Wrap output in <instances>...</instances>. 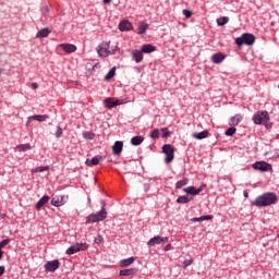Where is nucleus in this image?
<instances>
[{
    "mask_svg": "<svg viewBox=\"0 0 279 279\" xmlns=\"http://www.w3.org/2000/svg\"><path fill=\"white\" fill-rule=\"evenodd\" d=\"M86 250H88V243H75L65 251V254H68V256H72V254H77V252H86Z\"/></svg>",
    "mask_w": 279,
    "mask_h": 279,
    "instance_id": "0eeeda50",
    "label": "nucleus"
},
{
    "mask_svg": "<svg viewBox=\"0 0 279 279\" xmlns=\"http://www.w3.org/2000/svg\"><path fill=\"white\" fill-rule=\"evenodd\" d=\"M143 141H145V137L137 135V136H133L131 138V145H134V147H138V145H141L143 143Z\"/></svg>",
    "mask_w": 279,
    "mask_h": 279,
    "instance_id": "a878e982",
    "label": "nucleus"
},
{
    "mask_svg": "<svg viewBox=\"0 0 279 279\" xmlns=\"http://www.w3.org/2000/svg\"><path fill=\"white\" fill-rule=\"evenodd\" d=\"M183 15L185 16V19H191L193 16V12L189 9H184Z\"/></svg>",
    "mask_w": 279,
    "mask_h": 279,
    "instance_id": "79ce46f5",
    "label": "nucleus"
},
{
    "mask_svg": "<svg viewBox=\"0 0 279 279\" xmlns=\"http://www.w3.org/2000/svg\"><path fill=\"white\" fill-rule=\"evenodd\" d=\"M62 134H64L62 126H57L56 138H62Z\"/></svg>",
    "mask_w": 279,
    "mask_h": 279,
    "instance_id": "ea45409f",
    "label": "nucleus"
},
{
    "mask_svg": "<svg viewBox=\"0 0 279 279\" xmlns=\"http://www.w3.org/2000/svg\"><path fill=\"white\" fill-rule=\"evenodd\" d=\"M31 119H33V121H39V123H43V122L47 121V119H49V116H47V114H35V116H31Z\"/></svg>",
    "mask_w": 279,
    "mask_h": 279,
    "instance_id": "cd10ccee",
    "label": "nucleus"
},
{
    "mask_svg": "<svg viewBox=\"0 0 279 279\" xmlns=\"http://www.w3.org/2000/svg\"><path fill=\"white\" fill-rule=\"evenodd\" d=\"M276 138H278V140H279V134H277V135H276Z\"/></svg>",
    "mask_w": 279,
    "mask_h": 279,
    "instance_id": "6e6d98bb",
    "label": "nucleus"
},
{
    "mask_svg": "<svg viewBox=\"0 0 279 279\" xmlns=\"http://www.w3.org/2000/svg\"><path fill=\"white\" fill-rule=\"evenodd\" d=\"M10 243V239H4L0 242V251L3 250V247H5V245H8Z\"/></svg>",
    "mask_w": 279,
    "mask_h": 279,
    "instance_id": "37998d69",
    "label": "nucleus"
},
{
    "mask_svg": "<svg viewBox=\"0 0 279 279\" xmlns=\"http://www.w3.org/2000/svg\"><path fill=\"white\" fill-rule=\"evenodd\" d=\"M112 151L114 156H120L121 151H123V142L117 141L112 146Z\"/></svg>",
    "mask_w": 279,
    "mask_h": 279,
    "instance_id": "f3484780",
    "label": "nucleus"
},
{
    "mask_svg": "<svg viewBox=\"0 0 279 279\" xmlns=\"http://www.w3.org/2000/svg\"><path fill=\"white\" fill-rule=\"evenodd\" d=\"M59 47L64 50L65 53H75V51H77V46L73 44H60Z\"/></svg>",
    "mask_w": 279,
    "mask_h": 279,
    "instance_id": "ddd939ff",
    "label": "nucleus"
},
{
    "mask_svg": "<svg viewBox=\"0 0 279 279\" xmlns=\"http://www.w3.org/2000/svg\"><path fill=\"white\" fill-rule=\"evenodd\" d=\"M138 271V268H129V269H123L120 270L119 276H134V274H136Z\"/></svg>",
    "mask_w": 279,
    "mask_h": 279,
    "instance_id": "b1692460",
    "label": "nucleus"
},
{
    "mask_svg": "<svg viewBox=\"0 0 279 279\" xmlns=\"http://www.w3.org/2000/svg\"><path fill=\"white\" fill-rule=\"evenodd\" d=\"M134 260H135V258L133 256L121 259L120 267H130V265H132L134 263Z\"/></svg>",
    "mask_w": 279,
    "mask_h": 279,
    "instance_id": "bb28decb",
    "label": "nucleus"
},
{
    "mask_svg": "<svg viewBox=\"0 0 279 279\" xmlns=\"http://www.w3.org/2000/svg\"><path fill=\"white\" fill-rule=\"evenodd\" d=\"M256 43V36L251 33H243L240 37L235 38V45L241 48L243 45L247 47H252Z\"/></svg>",
    "mask_w": 279,
    "mask_h": 279,
    "instance_id": "20e7f679",
    "label": "nucleus"
},
{
    "mask_svg": "<svg viewBox=\"0 0 279 279\" xmlns=\"http://www.w3.org/2000/svg\"><path fill=\"white\" fill-rule=\"evenodd\" d=\"M161 132H162V138H169V136H171V132L169 131L168 128H162L161 129Z\"/></svg>",
    "mask_w": 279,
    "mask_h": 279,
    "instance_id": "58836bf2",
    "label": "nucleus"
},
{
    "mask_svg": "<svg viewBox=\"0 0 279 279\" xmlns=\"http://www.w3.org/2000/svg\"><path fill=\"white\" fill-rule=\"evenodd\" d=\"M119 29L120 32H132V29H134V25H132V22L128 21V20H122L119 23Z\"/></svg>",
    "mask_w": 279,
    "mask_h": 279,
    "instance_id": "f8f14e48",
    "label": "nucleus"
},
{
    "mask_svg": "<svg viewBox=\"0 0 279 279\" xmlns=\"http://www.w3.org/2000/svg\"><path fill=\"white\" fill-rule=\"evenodd\" d=\"M62 199H64V196H61V199L53 197L51 199V205L54 206L56 208H60V206H64V201Z\"/></svg>",
    "mask_w": 279,
    "mask_h": 279,
    "instance_id": "c85d7f7f",
    "label": "nucleus"
},
{
    "mask_svg": "<svg viewBox=\"0 0 279 279\" xmlns=\"http://www.w3.org/2000/svg\"><path fill=\"white\" fill-rule=\"evenodd\" d=\"M183 192L187 193V195H197L195 186H187V187L183 189Z\"/></svg>",
    "mask_w": 279,
    "mask_h": 279,
    "instance_id": "2f4dec72",
    "label": "nucleus"
},
{
    "mask_svg": "<svg viewBox=\"0 0 279 279\" xmlns=\"http://www.w3.org/2000/svg\"><path fill=\"white\" fill-rule=\"evenodd\" d=\"M209 134L210 133L208 132V130H204L202 132L194 133L193 138H196L197 141H204V138H208Z\"/></svg>",
    "mask_w": 279,
    "mask_h": 279,
    "instance_id": "4be33fe9",
    "label": "nucleus"
},
{
    "mask_svg": "<svg viewBox=\"0 0 279 279\" xmlns=\"http://www.w3.org/2000/svg\"><path fill=\"white\" fill-rule=\"evenodd\" d=\"M163 250L165 252H169L171 250V243L167 244Z\"/></svg>",
    "mask_w": 279,
    "mask_h": 279,
    "instance_id": "3c124183",
    "label": "nucleus"
},
{
    "mask_svg": "<svg viewBox=\"0 0 279 279\" xmlns=\"http://www.w3.org/2000/svg\"><path fill=\"white\" fill-rule=\"evenodd\" d=\"M191 265H193V259H185L182 263V267L186 268V267H191Z\"/></svg>",
    "mask_w": 279,
    "mask_h": 279,
    "instance_id": "c03bdc74",
    "label": "nucleus"
},
{
    "mask_svg": "<svg viewBox=\"0 0 279 279\" xmlns=\"http://www.w3.org/2000/svg\"><path fill=\"white\" fill-rule=\"evenodd\" d=\"M44 269L46 271H50L51 274H53V271H56L57 269H60V260L53 259V260L47 262L44 265Z\"/></svg>",
    "mask_w": 279,
    "mask_h": 279,
    "instance_id": "9d476101",
    "label": "nucleus"
},
{
    "mask_svg": "<svg viewBox=\"0 0 279 279\" xmlns=\"http://www.w3.org/2000/svg\"><path fill=\"white\" fill-rule=\"evenodd\" d=\"M162 151L166 156L165 157L166 165L173 162V158H175V149L173 148V146H171V144H165L162 146Z\"/></svg>",
    "mask_w": 279,
    "mask_h": 279,
    "instance_id": "423d86ee",
    "label": "nucleus"
},
{
    "mask_svg": "<svg viewBox=\"0 0 279 279\" xmlns=\"http://www.w3.org/2000/svg\"><path fill=\"white\" fill-rule=\"evenodd\" d=\"M101 209L95 214L89 215L86 220L85 223H99V221H104V219H106L108 217V213L106 211V202L101 201Z\"/></svg>",
    "mask_w": 279,
    "mask_h": 279,
    "instance_id": "7ed1b4c3",
    "label": "nucleus"
},
{
    "mask_svg": "<svg viewBox=\"0 0 279 279\" xmlns=\"http://www.w3.org/2000/svg\"><path fill=\"white\" fill-rule=\"evenodd\" d=\"M5 274V266H0V277Z\"/></svg>",
    "mask_w": 279,
    "mask_h": 279,
    "instance_id": "49530a36",
    "label": "nucleus"
},
{
    "mask_svg": "<svg viewBox=\"0 0 279 279\" xmlns=\"http://www.w3.org/2000/svg\"><path fill=\"white\" fill-rule=\"evenodd\" d=\"M102 2L105 3V5H108V3H112V0H102Z\"/></svg>",
    "mask_w": 279,
    "mask_h": 279,
    "instance_id": "603ef678",
    "label": "nucleus"
},
{
    "mask_svg": "<svg viewBox=\"0 0 279 279\" xmlns=\"http://www.w3.org/2000/svg\"><path fill=\"white\" fill-rule=\"evenodd\" d=\"M236 134V128L231 126L225 132V136H234Z\"/></svg>",
    "mask_w": 279,
    "mask_h": 279,
    "instance_id": "c9c22d12",
    "label": "nucleus"
},
{
    "mask_svg": "<svg viewBox=\"0 0 279 279\" xmlns=\"http://www.w3.org/2000/svg\"><path fill=\"white\" fill-rule=\"evenodd\" d=\"M105 108H108V110H112V108H117V106H121V101L117 98H106L104 100Z\"/></svg>",
    "mask_w": 279,
    "mask_h": 279,
    "instance_id": "9b49d317",
    "label": "nucleus"
},
{
    "mask_svg": "<svg viewBox=\"0 0 279 279\" xmlns=\"http://www.w3.org/2000/svg\"><path fill=\"white\" fill-rule=\"evenodd\" d=\"M241 121H243V114L238 113L230 118L229 125L235 128V125H239V123H241Z\"/></svg>",
    "mask_w": 279,
    "mask_h": 279,
    "instance_id": "dca6fc26",
    "label": "nucleus"
},
{
    "mask_svg": "<svg viewBox=\"0 0 279 279\" xmlns=\"http://www.w3.org/2000/svg\"><path fill=\"white\" fill-rule=\"evenodd\" d=\"M226 60V54L223 52H217L211 56V62L214 64H221Z\"/></svg>",
    "mask_w": 279,
    "mask_h": 279,
    "instance_id": "2eb2a0df",
    "label": "nucleus"
},
{
    "mask_svg": "<svg viewBox=\"0 0 279 279\" xmlns=\"http://www.w3.org/2000/svg\"><path fill=\"white\" fill-rule=\"evenodd\" d=\"M189 202H191V198H189L186 195L179 196L177 198V204H189Z\"/></svg>",
    "mask_w": 279,
    "mask_h": 279,
    "instance_id": "473e14b6",
    "label": "nucleus"
},
{
    "mask_svg": "<svg viewBox=\"0 0 279 279\" xmlns=\"http://www.w3.org/2000/svg\"><path fill=\"white\" fill-rule=\"evenodd\" d=\"M276 202H278V195L274 192H268L257 196L251 205L256 206L257 208H267V206H271L276 204Z\"/></svg>",
    "mask_w": 279,
    "mask_h": 279,
    "instance_id": "f257e3e1",
    "label": "nucleus"
},
{
    "mask_svg": "<svg viewBox=\"0 0 279 279\" xmlns=\"http://www.w3.org/2000/svg\"><path fill=\"white\" fill-rule=\"evenodd\" d=\"M150 138H154V140L160 138V130H158V129L153 130L150 132Z\"/></svg>",
    "mask_w": 279,
    "mask_h": 279,
    "instance_id": "4c0bfd02",
    "label": "nucleus"
},
{
    "mask_svg": "<svg viewBox=\"0 0 279 279\" xmlns=\"http://www.w3.org/2000/svg\"><path fill=\"white\" fill-rule=\"evenodd\" d=\"M49 195H44L35 205L36 210H40V208H43V206H45L46 204H49Z\"/></svg>",
    "mask_w": 279,
    "mask_h": 279,
    "instance_id": "6ab92c4d",
    "label": "nucleus"
},
{
    "mask_svg": "<svg viewBox=\"0 0 279 279\" xmlns=\"http://www.w3.org/2000/svg\"><path fill=\"white\" fill-rule=\"evenodd\" d=\"M253 123H255V125H265L266 130L274 128V123L269 122V112L267 110L254 113Z\"/></svg>",
    "mask_w": 279,
    "mask_h": 279,
    "instance_id": "f03ea898",
    "label": "nucleus"
},
{
    "mask_svg": "<svg viewBox=\"0 0 279 279\" xmlns=\"http://www.w3.org/2000/svg\"><path fill=\"white\" fill-rule=\"evenodd\" d=\"M3 258V251H0V260Z\"/></svg>",
    "mask_w": 279,
    "mask_h": 279,
    "instance_id": "864d4df0",
    "label": "nucleus"
},
{
    "mask_svg": "<svg viewBox=\"0 0 279 279\" xmlns=\"http://www.w3.org/2000/svg\"><path fill=\"white\" fill-rule=\"evenodd\" d=\"M16 148L19 151H28V149H32V144H21L17 145Z\"/></svg>",
    "mask_w": 279,
    "mask_h": 279,
    "instance_id": "72a5a7b5",
    "label": "nucleus"
},
{
    "mask_svg": "<svg viewBox=\"0 0 279 279\" xmlns=\"http://www.w3.org/2000/svg\"><path fill=\"white\" fill-rule=\"evenodd\" d=\"M243 195L244 197H248L250 194H247V192L244 191Z\"/></svg>",
    "mask_w": 279,
    "mask_h": 279,
    "instance_id": "5fc2aeb1",
    "label": "nucleus"
},
{
    "mask_svg": "<svg viewBox=\"0 0 279 279\" xmlns=\"http://www.w3.org/2000/svg\"><path fill=\"white\" fill-rule=\"evenodd\" d=\"M32 121H34V118L28 117L27 121H26V126L28 128V125L32 123Z\"/></svg>",
    "mask_w": 279,
    "mask_h": 279,
    "instance_id": "de8ad7c7",
    "label": "nucleus"
},
{
    "mask_svg": "<svg viewBox=\"0 0 279 279\" xmlns=\"http://www.w3.org/2000/svg\"><path fill=\"white\" fill-rule=\"evenodd\" d=\"M31 87L33 88V90H37L38 83H32Z\"/></svg>",
    "mask_w": 279,
    "mask_h": 279,
    "instance_id": "09e8293b",
    "label": "nucleus"
},
{
    "mask_svg": "<svg viewBox=\"0 0 279 279\" xmlns=\"http://www.w3.org/2000/svg\"><path fill=\"white\" fill-rule=\"evenodd\" d=\"M204 191L203 186H199L198 189L196 187V195H199Z\"/></svg>",
    "mask_w": 279,
    "mask_h": 279,
    "instance_id": "8fccbe9b",
    "label": "nucleus"
},
{
    "mask_svg": "<svg viewBox=\"0 0 279 279\" xmlns=\"http://www.w3.org/2000/svg\"><path fill=\"white\" fill-rule=\"evenodd\" d=\"M162 243H169V236L155 235L148 240L147 245L148 247H156V245H162Z\"/></svg>",
    "mask_w": 279,
    "mask_h": 279,
    "instance_id": "1a4fd4ad",
    "label": "nucleus"
},
{
    "mask_svg": "<svg viewBox=\"0 0 279 279\" xmlns=\"http://www.w3.org/2000/svg\"><path fill=\"white\" fill-rule=\"evenodd\" d=\"M213 215H205L201 217H194L191 219L192 223H202V221H210L213 220Z\"/></svg>",
    "mask_w": 279,
    "mask_h": 279,
    "instance_id": "a211bd4d",
    "label": "nucleus"
},
{
    "mask_svg": "<svg viewBox=\"0 0 279 279\" xmlns=\"http://www.w3.org/2000/svg\"><path fill=\"white\" fill-rule=\"evenodd\" d=\"M148 28H149V24H147V22H142L137 27V34L140 36H143V34H145Z\"/></svg>",
    "mask_w": 279,
    "mask_h": 279,
    "instance_id": "393cba45",
    "label": "nucleus"
},
{
    "mask_svg": "<svg viewBox=\"0 0 279 279\" xmlns=\"http://www.w3.org/2000/svg\"><path fill=\"white\" fill-rule=\"evenodd\" d=\"M44 171H49V166H40L34 169L35 173H44Z\"/></svg>",
    "mask_w": 279,
    "mask_h": 279,
    "instance_id": "e433bc0d",
    "label": "nucleus"
},
{
    "mask_svg": "<svg viewBox=\"0 0 279 279\" xmlns=\"http://www.w3.org/2000/svg\"><path fill=\"white\" fill-rule=\"evenodd\" d=\"M109 51H114V53H117V51H119V47L110 46Z\"/></svg>",
    "mask_w": 279,
    "mask_h": 279,
    "instance_id": "a18cd8bd",
    "label": "nucleus"
},
{
    "mask_svg": "<svg viewBox=\"0 0 279 279\" xmlns=\"http://www.w3.org/2000/svg\"><path fill=\"white\" fill-rule=\"evenodd\" d=\"M101 156H95L92 159H87L85 161V165H87V167H95L97 165H99V160H101Z\"/></svg>",
    "mask_w": 279,
    "mask_h": 279,
    "instance_id": "5701e85b",
    "label": "nucleus"
},
{
    "mask_svg": "<svg viewBox=\"0 0 279 279\" xmlns=\"http://www.w3.org/2000/svg\"><path fill=\"white\" fill-rule=\"evenodd\" d=\"M97 53L100 58H108L114 56V50H110V41H102L97 47Z\"/></svg>",
    "mask_w": 279,
    "mask_h": 279,
    "instance_id": "39448f33",
    "label": "nucleus"
},
{
    "mask_svg": "<svg viewBox=\"0 0 279 279\" xmlns=\"http://www.w3.org/2000/svg\"><path fill=\"white\" fill-rule=\"evenodd\" d=\"M0 219H3V216H0Z\"/></svg>",
    "mask_w": 279,
    "mask_h": 279,
    "instance_id": "4d7b16f0",
    "label": "nucleus"
},
{
    "mask_svg": "<svg viewBox=\"0 0 279 279\" xmlns=\"http://www.w3.org/2000/svg\"><path fill=\"white\" fill-rule=\"evenodd\" d=\"M49 34H51V29L45 27L37 32L35 38H47L49 37Z\"/></svg>",
    "mask_w": 279,
    "mask_h": 279,
    "instance_id": "412c9836",
    "label": "nucleus"
},
{
    "mask_svg": "<svg viewBox=\"0 0 279 279\" xmlns=\"http://www.w3.org/2000/svg\"><path fill=\"white\" fill-rule=\"evenodd\" d=\"M0 73H1V69H0Z\"/></svg>",
    "mask_w": 279,
    "mask_h": 279,
    "instance_id": "13d9d810",
    "label": "nucleus"
},
{
    "mask_svg": "<svg viewBox=\"0 0 279 279\" xmlns=\"http://www.w3.org/2000/svg\"><path fill=\"white\" fill-rule=\"evenodd\" d=\"M189 184V179L180 180L175 183V189H182L183 186H186Z\"/></svg>",
    "mask_w": 279,
    "mask_h": 279,
    "instance_id": "f704fd0d",
    "label": "nucleus"
},
{
    "mask_svg": "<svg viewBox=\"0 0 279 279\" xmlns=\"http://www.w3.org/2000/svg\"><path fill=\"white\" fill-rule=\"evenodd\" d=\"M131 56L133 58V60L136 62V64H141V62H143V51L135 49L132 50Z\"/></svg>",
    "mask_w": 279,
    "mask_h": 279,
    "instance_id": "4468645a",
    "label": "nucleus"
},
{
    "mask_svg": "<svg viewBox=\"0 0 279 279\" xmlns=\"http://www.w3.org/2000/svg\"><path fill=\"white\" fill-rule=\"evenodd\" d=\"M228 23H230V17H228V16H221V17L217 19V25L219 27H223V25H228Z\"/></svg>",
    "mask_w": 279,
    "mask_h": 279,
    "instance_id": "c756f323",
    "label": "nucleus"
},
{
    "mask_svg": "<svg viewBox=\"0 0 279 279\" xmlns=\"http://www.w3.org/2000/svg\"><path fill=\"white\" fill-rule=\"evenodd\" d=\"M84 138H87V141H93L95 138V133L93 132H86L83 134Z\"/></svg>",
    "mask_w": 279,
    "mask_h": 279,
    "instance_id": "a19ab883",
    "label": "nucleus"
},
{
    "mask_svg": "<svg viewBox=\"0 0 279 279\" xmlns=\"http://www.w3.org/2000/svg\"><path fill=\"white\" fill-rule=\"evenodd\" d=\"M253 169H255V171H262L263 173L267 172V171H272L274 167L271 166V163L267 162V161H256L252 165Z\"/></svg>",
    "mask_w": 279,
    "mask_h": 279,
    "instance_id": "6e6552de",
    "label": "nucleus"
},
{
    "mask_svg": "<svg viewBox=\"0 0 279 279\" xmlns=\"http://www.w3.org/2000/svg\"><path fill=\"white\" fill-rule=\"evenodd\" d=\"M114 75H117V68H112L106 75H105V80H112V77H114Z\"/></svg>",
    "mask_w": 279,
    "mask_h": 279,
    "instance_id": "7c9ffc66",
    "label": "nucleus"
},
{
    "mask_svg": "<svg viewBox=\"0 0 279 279\" xmlns=\"http://www.w3.org/2000/svg\"><path fill=\"white\" fill-rule=\"evenodd\" d=\"M142 53H154L156 51V46L151 44H145L141 47Z\"/></svg>",
    "mask_w": 279,
    "mask_h": 279,
    "instance_id": "aec40b11",
    "label": "nucleus"
}]
</instances>
